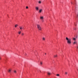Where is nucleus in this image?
<instances>
[{"label": "nucleus", "mask_w": 78, "mask_h": 78, "mask_svg": "<svg viewBox=\"0 0 78 78\" xmlns=\"http://www.w3.org/2000/svg\"><path fill=\"white\" fill-rule=\"evenodd\" d=\"M66 40L67 41V42L68 44H69V45L70 44H71V39L70 38H69L67 37H66Z\"/></svg>", "instance_id": "f257e3e1"}, {"label": "nucleus", "mask_w": 78, "mask_h": 78, "mask_svg": "<svg viewBox=\"0 0 78 78\" xmlns=\"http://www.w3.org/2000/svg\"><path fill=\"white\" fill-rule=\"evenodd\" d=\"M37 26L38 29L40 31L41 30H42V28H41V25L39 24H37Z\"/></svg>", "instance_id": "f03ea898"}, {"label": "nucleus", "mask_w": 78, "mask_h": 78, "mask_svg": "<svg viewBox=\"0 0 78 78\" xmlns=\"http://www.w3.org/2000/svg\"><path fill=\"white\" fill-rule=\"evenodd\" d=\"M39 7L36 6L35 7V9L36 11H38L39 10Z\"/></svg>", "instance_id": "7ed1b4c3"}, {"label": "nucleus", "mask_w": 78, "mask_h": 78, "mask_svg": "<svg viewBox=\"0 0 78 78\" xmlns=\"http://www.w3.org/2000/svg\"><path fill=\"white\" fill-rule=\"evenodd\" d=\"M12 70V69H9V70L8 71V72H9V73H11V71Z\"/></svg>", "instance_id": "20e7f679"}, {"label": "nucleus", "mask_w": 78, "mask_h": 78, "mask_svg": "<svg viewBox=\"0 0 78 78\" xmlns=\"http://www.w3.org/2000/svg\"><path fill=\"white\" fill-rule=\"evenodd\" d=\"M47 74H48V75H51V73L50 72H48L47 73Z\"/></svg>", "instance_id": "39448f33"}, {"label": "nucleus", "mask_w": 78, "mask_h": 78, "mask_svg": "<svg viewBox=\"0 0 78 78\" xmlns=\"http://www.w3.org/2000/svg\"><path fill=\"white\" fill-rule=\"evenodd\" d=\"M42 9H40L39 11V13H41V12H42Z\"/></svg>", "instance_id": "423d86ee"}, {"label": "nucleus", "mask_w": 78, "mask_h": 78, "mask_svg": "<svg viewBox=\"0 0 78 78\" xmlns=\"http://www.w3.org/2000/svg\"><path fill=\"white\" fill-rule=\"evenodd\" d=\"M20 29L21 30H23V28H22V26H20L19 27Z\"/></svg>", "instance_id": "0eeeda50"}, {"label": "nucleus", "mask_w": 78, "mask_h": 78, "mask_svg": "<svg viewBox=\"0 0 78 78\" xmlns=\"http://www.w3.org/2000/svg\"><path fill=\"white\" fill-rule=\"evenodd\" d=\"M42 39L43 41H45V38H44V37H43L42 38Z\"/></svg>", "instance_id": "6e6552de"}, {"label": "nucleus", "mask_w": 78, "mask_h": 78, "mask_svg": "<svg viewBox=\"0 0 78 78\" xmlns=\"http://www.w3.org/2000/svg\"><path fill=\"white\" fill-rule=\"evenodd\" d=\"M40 19H41V20H43V19H44V17L43 16L40 17Z\"/></svg>", "instance_id": "1a4fd4ad"}, {"label": "nucleus", "mask_w": 78, "mask_h": 78, "mask_svg": "<svg viewBox=\"0 0 78 78\" xmlns=\"http://www.w3.org/2000/svg\"><path fill=\"white\" fill-rule=\"evenodd\" d=\"M13 72L15 73H17V71L16 70H14Z\"/></svg>", "instance_id": "9d476101"}, {"label": "nucleus", "mask_w": 78, "mask_h": 78, "mask_svg": "<svg viewBox=\"0 0 78 78\" xmlns=\"http://www.w3.org/2000/svg\"><path fill=\"white\" fill-rule=\"evenodd\" d=\"M18 26V25L17 24H16L15 25V28H17V27Z\"/></svg>", "instance_id": "9b49d317"}, {"label": "nucleus", "mask_w": 78, "mask_h": 78, "mask_svg": "<svg viewBox=\"0 0 78 78\" xmlns=\"http://www.w3.org/2000/svg\"><path fill=\"white\" fill-rule=\"evenodd\" d=\"M20 33H21V31H20L19 32H18L19 34H20Z\"/></svg>", "instance_id": "f8f14e48"}, {"label": "nucleus", "mask_w": 78, "mask_h": 78, "mask_svg": "<svg viewBox=\"0 0 78 78\" xmlns=\"http://www.w3.org/2000/svg\"><path fill=\"white\" fill-rule=\"evenodd\" d=\"M58 56L57 55H54V57L55 58H56V57H57Z\"/></svg>", "instance_id": "ddd939ff"}, {"label": "nucleus", "mask_w": 78, "mask_h": 78, "mask_svg": "<svg viewBox=\"0 0 78 78\" xmlns=\"http://www.w3.org/2000/svg\"><path fill=\"white\" fill-rule=\"evenodd\" d=\"M38 3L39 4H41V1H39Z\"/></svg>", "instance_id": "4468645a"}, {"label": "nucleus", "mask_w": 78, "mask_h": 78, "mask_svg": "<svg viewBox=\"0 0 78 78\" xmlns=\"http://www.w3.org/2000/svg\"><path fill=\"white\" fill-rule=\"evenodd\" d=\"M40 64H41V65H42V62H41Z\"/></svg>", "instance_id": "2eb2a0df"}, {"label": "nucleus", "mask_w": 78, "mask_h": 78, "mask_svg": "<svg viewBox=\"0 0 78 78\" xmlns=\"http://www.w3.org/2000/svg\"><path fill=\"white\" fill-rule=\"evenodd\" d=\"M73 40H74V41H76V38H73Z\"/></svg>", "instance_id": "dca6fc26"}, {"label": "nucleus", "mask_w": 78, "mask_h": 78, "mask_svg": "<svg viewBox=\"0 0 78 78\" xmlns=\"http://www.w3.org/2000/svg\"><path fill=\"white\" fill-rule=\"evenodd\" d=\"M56 76H59V74H56Z\"/></svg>", "instance_id": "f3484780"}, {"label": "nucleus", "mask_w": 78, "mask_h": 78, "mask_svg": "<svg viewBox=\"0 0 78 78\" xmlns=\"http://www.w3.org/2000/svg\"><path fill=\"white\" fill-rule=\"evenodd\" d=\"M26 9H28V6H26Z\"/></svg>", "instance_id": "a211bd4d"}, {"label": "nucleus", "mask_w": 78, "mask_h": 78, "mask_svg": "<svg viewBox=\"0 0 78 78\" xmlns=\"http://www.w3.org/2000/svg\"><path fill=\"white\" fill-rule=\"evenodd\" d=\"M76 41L74 42V44H76Z\"/></svg>", "instance_id": "6ab92c4d"}, {"label": "nucleus", "mask_w": 78, "mask_h": 78, "mask_svg": "<svg viewBox=\"0 0 78 78\" xmlns=\"http://www.w3.org/2000/svg\"><path fill=\"white\" fill-rule=\"evenodd\" d=\"M65 73L66 75H67V72H65Z\"/></svg>", "instance_id": "aec40b11"}, {"label": "nucleus", "mask_w": 78, "mask_h": 78, "mask_svg": "<svg viewBox=\"0 0 78 78\" xmlns=\"http://www.w3.org/2000/svg\"><path fill=\"white\" fill-rule=\"evenodd\" d=\"M42 22H44V20H42Z\"/></svg>", "instance_id": "412c9836"}, {"label": "nucleus", "mask_w": 78, "mask_h": 78, "mask_svg": "<svg viewBox=\"0 0 78 78\" xmlns=\"http://www.w3.org/2000/svg\"><path fill=\"white\" fill-rule=\"evenodd\" d=\"M22 28H23V29H24V27H22Z\"/></svg>", "instance_id": "4be33fe9"}, {"label": "nucleus", "mask_w": 78, "mask_h": 78, "mask_svg": "<svg viewBox=\"0 0 78 78\" xmlns=\"http://www.w3.org/2000/svg\"><path fill=\"white\" fill-rule=\"evenodd\" d=\"M24 34H23V33L22 34V35H23Z\"/></svg>", "instance_id": "5701e85b"}, {"label": "nucleus", "mask_w": 78, "mask_h": 78, "mask_svg": "<svg viewBox=\"0 0 78 78\" xmlns=\"http://www.w3.org/2000/svg\"><path fill=\"white\" fill-rule=\"evenodd\" d=\"M74 30H76V28H74Z\"/></svg>", "instance_id": "b1692460"}, {"label": "nucleus", "mask_w": 78, "mask_h": 78, "mask_svg": "<svg viewBox=\"0 0 78 78\" xmlns=\"http://www.w3.org/2000/svg\"><path fill=\"white\" fill-rule=\"evenodd\" d=\"M45 55H47V53H45Z\"/></svg>", "instance_id": "393cba45"}, {"label": "nucleus", "mask_w": 78, "mask_h": 78, "mask_svg": "<svg viewBox=\"0 0 78 78\" xmlns=\"http://www.w3.org/2000/svg\"><path fill=\"white\" fill-rule=\"evenodd\" d=\"M1 59V58L0 57V60Z\"/></svg>", "instance_id": "a878e982"}, {"label": "nucleus", "mask_w": 78, "mask_h": 78, "mask_svg": "<svg viewBox=\"0 0 78 78\" xmlns=\"http://www.w3.org/2000/svg\"><path fill=\"white\" fill-rule=\"evenodd\" d=\"M25 55H27V54H26Z\"/></svg>", "instance_id": "bb28decb"}, {"label": "nucleus", "mask_w": 78, "mask_h": 78, "mask_svg": "<svg viewBox=\"0 0 78 78\" xmlns=\"http://www.w3.org/2000/svg\"><path fill=\"white\" fill-rule=\"evenodd\" d=\"M75 25L76 26V25L75 24Z\"/></svg>", "instance_id": "cd10ccee"}]
</instances>
